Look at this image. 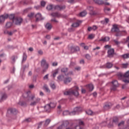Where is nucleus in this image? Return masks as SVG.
<instances>
[{"label":"nucleus","instance_id":"nucleus-29","mask_svg":"<svg viewBox=\"0 0 129 129\" xmlns=\"http://www.w3.org/2000/svg\"><path fill=\"white\" fill-rule=\"evenodd\" d=\"M118 122V118L117 117H114L113 119V123L116 124Z\"/></svg>","mask_w":129,"mask_h":129},{"label":"nucleus","instance_id":"nucleus-49","mask_svg":"<svg viewBox=\"0 0 129 129\" xmlns=\"http://www.w3.org/2000/svg\"><path fill=\"white\" fill-rule=\"evenodd\" d=\"M41 7H45V6H46V3L45 2V1L41 2Z\"/></svg>","mask_w":129,"mask_h":129},{"label":"nucleus","instance_id":"nucleus-8","mask_svg":"<svg viewBox=\"0 0 129 129\" xmlns=\"http://www.w3.org/2000/svg\"><path fill=\"white\" fill-rule=\"evenodd\" d=\"M8 98V95L5 92H0V101L6 100Z\"/></svg>","mask_w":129,"mask_h":129},{"label":"nucleus","instance_id":"nucleus-17","mask_svg":"<svg viewBox=\"0 0 129 129\" xmlns=\"http://www.w3.org/2000/svg\"><path fill=\"white\" fill-rule=\"evenodd\" d=\"M8 113L16 114L17 113V110L15 108H10L8 110Z\"/></svg>","mask_w":129,"mask_h":129},{"label":"nucleus","instance_id":"nucleus-64","mask_svg":"<svg viewBox=\"0 0 129 129\" xmlns=\"http://www.w3.org/2000/svg\"><path fill=\"white\" fill-rule=\"evenodd\" d=\"M126 105L125 106V107H128L129 106V101H128L127 102H126Z\"/></svg>","mask_w":129,"mask_h":129},{"label":"nucleus","instance_id":"nucleus-53","mask_svg":"<svg viewBox=\"0 0 129 129\" xmlns=\"http://www.w3.org/2000/svg\"><path fill=\"white\" fill-rule=\"evenodd\" d=\"M124 123V121H122L121 122H120L118 125V126H120V125H123V124Z\"/></svg>","mask_w":129,"mask_h":129},{"label":"nucleus","instance_id":"nucleus-10","mask_svg":"<svg viewBox=\"0 0 129 129\" xmlns=\"http://www.w3.org/2000/svg\"><path fill=\"white\" fill-rule=\"evenodd\" d=\"M82 109L80 107H77L74 108V111L71 112L70 115H75L77 112H80L81 111Z\"/></svg>","mask_w":129,"mask_h":129},{"label":"nucleus","instance_id":"nucleus-25","mask_svg":"<svg viewBox=\"0 0 129 129\" xmlns=\"http://www.w3.org/2000/svg\"><path fill=\"white\" fill-rule=\"evenodd\" d=\"M87 87L90 91H92V90H93V89H94L93 85H92L91 84L87 86Z\"/></svg>","mask_w":129,"mask_h":129},{"label":"nucleus","instance_id":"nucleus-30","mask_svg":"<svg viewBox=\"0 0 129 129\" xmlns=\"http://www.w3.org/2000/svg\"><path fill=\"white\" fill-rule=\"evenodd\" d=\"M53 8H54V6L52 5L49 4L47 6L46 9L48 11H51V10H52Z\"/></svg>","mask_w":129,"mask_h":129},{"label":"nucleus","instance_id":"nucleus-31","mask_svg":"<svg viewBox=\"0 0 129 129\" xmlns=\"http://www.w3.org/2000/svg\"><path fill=\"white\" fill-rule=\"evenodd\" d=\"M87 15V12L83 11L80 13V17H85Z\"/></svg>","mask_w":129,"mask_h":129},{"label":"nucleus","instance_id":"nucleus-21","mask_svg":"<svg viewBox=\"0 0 129 129\" xmlns=\"http://www.w3.org/2000/svg\"><path fill=\"white\" fill-rule=\"evenodd\" d=\"M80 24V21H77L76 22L74 23L72 25V27H73V28H77V27H79Z\"/></svg>","mask_w":129,"mask_h":129},{"label":"nucleus","instance_id":"nucleus-15","mask_svg":"<svg viewBox=\"0 0 129 129\" xmlns=\"http://www.w3.org/2000/svg\"><path fill=\"white\" fill-rule=\"evenodd\" d=\"M80 49L79 48V47L78 46H72L71 47V53H74V52H77L78 51H79Z\"/></svg>","mask_w":129,"mask_h":129},{"label":"nucleus","instance_id":"nucleus-22","mask_svg":"<svg viewBox=\"0 0 129 129\" xmlns=\"http://www.w3.org/2000/svg\"><path fill=\"white\" fill-rule=\"evenodd\" d=\"M64 9H65V6H61L57 5L54 7L55 10H64Z\"/></svg>","mask_w":129,"mask_h":129},{"label":"nucleus","instance_id":"nucleus-55","mask_svg":"<svg viewBox=\"0 0 129 129\" xmlns=\"http://www.w3.org/2000/svg\"><path fill=\"white\" fill-rule=\"evenodd\" d=\"M126 85H122V89H126Z\"/></svg>","mask_w":129,"mask_h":129},{"label":"nucleus","instance_id":"nucleus-46","mask_svg":"<svg viewBox=\"0 0 129 129\" xmlns=\"http://www.w3.org/2000/svg\"><path fill=\"white\" fill-rule=\"evenodd\" d=\"M49 79V74L46 75L44 77H43V80H48Z\"/></svg>","mask_w":129,"mask_h":129},{"label":"nucleus","instance_id":"nucleus-9","mask_svg":"<svg viewBox=\"0 0 129 129\" xmlns=\"http://www.w3.org/2000/svg\"><path fill=\"white\" fill-rule=\"evenodd\" d=\"M23 22V19L21 17H16L13 20V23H15L16 25H21Z\"/></svg>","mask_w":129,"mask_h":129},{"label":"nucleus","instance_id":"nucleus-12","mask_svg":"<svg viewBox=\"0 0 129 129\" xmlns=\"http://www.w3.org/2000/svg\"><path fill=\"white\" fill-rule=\"evenodd\" d=\"M94 3L95 4H97L98 5H105V6H109V3L107 2H103V1L101 0H94Z\"/></svg>","mask_w":129,"mask_h":129},{"label":"nucleus","instance_id":"nucleus-62","mask_svg":"<svg viewBox=\"0 0 129 129\" xmlns=\"http://www.w3.org/2000/svg\"><path fill=\"white\" fill-rule=\"evenodd\" d=\"M58 65V63L57 62H53L52 63V66H57Z\"/></svg>","mask_w":129,"mask_h":129},{"label":"nucleus","instance_id":"nucleus-41","mask_svg":"<svg viewBox=\"0 0 129 129\" xmlns=\"http://www.w3.org/2000/svg\"><path fill=\"white\" fill-rule=\"evenodd\" d=\"M4 33L5 34H8L9 36H12V35H13V32H10V31H8V30L5 31Z\"/></svg>","mask_w":129,"mask_h":129},{"label":"nucleus","instance_id":"nucleus-50","mask_svg":"<svg viewBox=\"0 0 129 129\" xmlns=\"http://www.w3.org/2000/svg\"><path fill=\"white\" fill-rule=\"evenodd\" d=\"M50 87H51L52 89H55L56 86H55V84H50Z\"/></svg>","mask_w":129,"mask_h":129},{"label":"nucleus","instance_id":"nucleus-40","mask_svg":"<svg viewBox=\"0 0 129 129\" xmlns=\"http://www.w3.org/2000/svg\"><path fill=\"white\" fill-rule=\"evenodd\" d=\"M19 105H21V106H25L27 104H26V102H25L20 101L19 102Z\"/></svg>","mask_w":129,"mask_h":129},{"label":"nucleus","instance_id":"nucleus-5","mask_svg":"<svg viewBox=\"0 0 129 129\" xmlns=\"http://www.w3.org/2000/svg\"><path fill=\"white\" fill-rule=\"evenodd\" d=\"M111 32H112L113 33H116V36L117 37H118V36H121V34H122V33H125V34L126 33L125 31H119V29L118 28L117 25H113V28L111 29Z\"/></svg>","mask_w":129,"mask_h":129},{"label":"nucleus","instance_id":"nucleus-33","mask_svg":"<svg viewBox=\"0 0 129 129\" xmlns=\"http://www.w3.org/2000/svg\"><path fill=\"white\" fill-rule=\"evenodd\" d=\"M57 79L59 81H62L63 79H64V76L63 75H59L57 77Z\"/></svg>","mask_w":129,"mask_h":129},{"label":"nucleus","instance_id":"nucleus-28","mask_svg":"<svg viewBox=\"0 0 129 129\" xmlns=\"http://www.w3.org/2000/svg\"><path fill=\"white\" fill-rule=\"evenodd\" d=\"M51 16H52V17H56L58 18V17H60L61 15L58 13H53L51 14Z\"/></svg>","mask_w":129,"mask_h":129},{"label":"nucleus","instance_id":"nucleus-56","mask_svg":"<svg viewBox=\"0 0 129 129\" xmlns=\"http://www.w3.org/2000/svg\"><path fill=\"white\" fill-rule=\"evenodd\" d=\"M104 48H105L106 49H109L110 48V45H106L104 46Z\"/></svg>","mask_w":129,"mask_h":129},{"label":"nucleus","instance_id":"nucleus-63","mask_svg":"<svg viewBox=\"0 0 129 129\" xmlns=\"http://www.w3.org/2000/svg\"><path fill=\"white\" fill-rule=\"evenodd\" d=\"M86 92V91L84 89H82V93H85Z\"/></svg>","mask_w":129,"mask_h":129},{"label":"nucleus","instance_id":"nucleus-1","mask_svg":"<svg viewBox=\"0 0 129 129\" xmlns=\"http://www.w3.org/2000/svg\"><path fill=\"white\" fill-rule=\"evenodd\" d=\"M76 123L78 125L75 126L74 124H70V122L68 120L63 121L62 124L57 127V129H83L84 127V122L81 119H79L76 121Z\"/></svg>","mask_w":129,"mask_h":129},{"label":"nucleus","instance_id":"nucleus-37","mask_svg":"<svg viewBox=\"0 0 129 129\" xmlns=\"http://www.w3.org/2000/svg\"><path fill=\"white\" fill-rule=\"evenodd\" d=\"M128 67V63L121 64L122 68H126Z\"/></svg>","mask_w":129,"mask_h":129},{"label":"nucleus","instance_id":"nucleus-48","mask_svg":"<svg viewBox=\"0 0 129 129\" xmlns=\"http://www.w3.org/2000/svg\"><path fill=\"white\" fill-rule=\"evenodd\" d=\"M28 17L30 18V19H32V18L34 17V13H30L29 14H28Z\"/></svg>","mask_w":129,"mask_h":129},{"label":"nucleus","instance_id":"nucleus-13","mask_svg":"<svg viewBox=\"0 0 129 129\" xmlns=\"http://www.w3.org/2000/svg\"><path fill=\"white\" fill-rule=\"evenodd\" d=\"M56 107V104L54 103H50L49 104L46 105L45 106V109L48 110V109H50V108H54V107Z\"/></svg>","mask_w":129,"mask_h":129},{"label":"nucleus","instance_id":"nucleus-27","mask_svg":"<svg viewBox=\"0 0 129 129\" xmlns=\"http://www.w3.org/2000/svg\"><path fill=\"white\" fill-rule=\"evenodd\" d=\"M45 28L47 30H51L52 29V25L50 23H47L45 25Z\"/></svg>","mask_w":129,"mask_h":129},{"label":"nucleus","instance_id":"nucleus-14","mask_svg":"<svg viewBox=\"0 0 129 129\" xmlns=\"http://www.w3.org/2000/svg\"><path fill=\"white\" fill-rule=\"evenodd\" d=\"M114 54V49L111 48L109 49L108 50V57L111 58V57H113V55Z\"/></svg>","mask_w":129,"mask_h":129},{"label":"nucleus","instance_id":"nucleus-3","mask_svg":"<svg viewBox=\"0 0 129 129\" xmlns=\"http://www.w3.org/2000/svg\"><path fill=\"white\" fill-rule=\"evenodd\" d=\"M119 79L122 80L124 83H129V71H127L124 75L121 73L117 74Z\"/></svg>","mask_w":129,"mask_h":129},{"label":"nucleus","instance_id":"nucleus-4","mask_svg":"<svg viewBox=\"0 0 129 129\" xmlns=\"http://www.w3.org/2000/svg\"><path fill=\"white\" fill-rule=\"evenodd\" d=\"M78 87H75L73 89H71L69 91H66L64 92V95H75V96H78L79 95V93L78 92L79 90Z\"/></svg>","mask_w":129,"mask_h":129},{"label":"nucleus","instance_id":"nucleus-2","mask_svg":"<svg viewBox=\"0 0 129 129\" xmlns=\"http://www.w3.org/2000/svg\"><path fill=\"white\" fill-rule=\"evenodd\" d=\"M23 97L28 99V101H31L30 105L31 106H35L41 101L40 98H36L34 94H31V92L28 91L23 94Z\"/></svg>","mask_w":129,"mask_h":129},{"label":"nucleus","instance_id":"nucleus-57","mask_svg":"<svg viewBox=\"0 0 129 129\" xmlns=\"http://www.w3.org/2000/svg\"><path fill=\"white\" fill-rule=\"evenodd\" d=\"M67 75H73V72L70 71Z\"/></svg>","mask_w":129,"mask_h":129},{"label":"nucleus","instance_id":"nucleus-36","mask_svg":"<svg viewBox=\"0 0 129 129\" xmlns=\"http://www.w3.org/2000/svg\"><path fill=\"white\" fill-rule=\"evenodd\" d=\"M67 71H68V68H63L61 70V72H62L63 73H66Z\"/></svg>","mask_w":129,"mask_h":129},{"label":"nucleus","instance_id":"nucleus-61","mask_svg":"<svg viewBox=\"0 0 129 129\" xmlns=\"http://www.w3.org/2000/svg\"><path fill=\"white\" fill-rule=\"evenodd\" d=\"M92 30H93L92 27H89L88 28V30L89 31V32H90V31H91Z\"/></svg>","mask_w":129,"mask_h":129},{"label":"nucleus","instance_id":"nucleus-23","mask_svg":"<svg viewBox=\"0 0 129 129\" xmlns=\"http://www.w3.org/2000/svg\"><path fill=\"white\" fill-rule=\"evenodd\" d=\"M88 10L89 11H90L91 12L90 13V14L91 16H94V15H95V12L94 11H93V7H90L88 8Z\"/></svg>","mask_w":129,"mask_h":129},{"label":"nucleus","instance_id":"nucleus-32","mask_svg":"<svg viewBox=\"0 0 129 129\" xmlns=\"http://www.w3.org/2000/svg\"><path fill=\"white\" fill-rule=\"evenodd\" d=\"M121 57L124 59H128L129 58V53H126L121 55Z\"/></svg>","mask_w":129,"mask_h":129},{"label":"nucleus","instance_id":"nucleus-19","mask_svg":"<svg viewBox=\"0 0 129 129\" xmlns=\"http://www.w3.org/2000/svg\"><path fill=\"white\" fill-rule=\"evenodd\" d=\"M111 107V104L110 103H108L106 104L104 106V109L105 110H107L108 109H109V108H110Z\"/></svg>","mask_w":129,"mask_h":129},{"label":"nucleus","instance_id":"nucleus-54","mask_svg":"<svg viewBox=\"0 0 129 129\" xmlns=\"http://www.w3.org/2000/svg\"><path fill=\"white\" fill-rule=\"evenodd\" d=\"M92 29H93V31H95V30H97V26H93L92 27Z\"/></svg>","mask_w":129,"mask_h":129},{"label":"nucleus","instance_id":"nucleus-38","mask_svg":"<svg viewBox=\"0 0 129 129\" xmlns=\"http://www.w3.org/2000/svg\"><path fill=\"white\" fill-rule=\"evenodd\" d=\"M94 37H95V35L94 34H91L89 35L88 39H90V40H92V39H93Z\"/></svg>","mask_w":129,"mask_h":129},{"label":"nucleus","instance_id":"nucleus-43","mask_svg":"<svg viewBox=\"0 0 129 129\" xmlns=\"http://www.w3.org/2000/svg\"><path fill=\"white\" fill-rule=\"evenodd\" d=\"M26 60H27V54H26L25 53H24L22 62H24V61H26Z\"/></svg>","mask_w":129,"mask_h":129},{"label":"nucleus","instance_id":"nucleus-26","mask_svg":"<svg viewBox=\"0 0 129 129\" xmlns=\"http://www.w3.org/2000/svg\"><path fill=\"white\" fill-rule=\"evenodd\" d=\"M12 26H13V23L9 22H7L6 23V27L7 28V29H9V28H11V27H12Z\"/></svg>","mask_w":129,"mask_h":129},{"label":"nucleus","instance_id":"nucleus-34","mask_svg":"<svg viewBox=\"0 0 129 129\" xmlns=\"http://www.w3.org/2000/svg\"><path fill=\"white\" fill-rule=\"evenodd\" d=\"M8 17L9 18V19H10V20H13V22H14V20L16 19V18H15V15L14 14H11L9 16L8 15Z\"/></svg>","mask_w":129,"mask_h":129},{"label":"nucleus","instance_id":"nucleus-42","mask_svg":"<svg viewBox=\"0 0 129 129\" xmlns=\"http://www.w3.org/2000/svg\"><path fill=\"white\" fill-rule=\"evenodd\" d=\"M86 113H87V114H88L89 115H92V114H93V112H92V111L90 110H88L86 111Z\"/></svg>","mask_w":129,"mask_h":129},{"label":"nucleus","instance_id":"nucleus-24","mask_svg":"<svg viewBox=\"0 0 129 129\" xmlns=\"http://www.w3.org/2000/svg\"><path fill=\"white\" fill-rule=\"evenodd\" d=\"M112 66H113V64H112V63H111V62H107L105 64L106 68H108V69L111 68V67H112Z\"/></svg>","mask_w":129,"mask_h":129},{"label":"nucleus","instance_id":"nucleus-59","mask_svg":"<svg viewBox=\"0 0 129 129\" xmlns=\"http://www.w3.org/2000/svg\"><path fill=\"white\" fill-rule=\"evenodd\" d=\"M46 38L48 40H49V39L51 38V36L49 35H47L46 36Z\"/></svg>","mask_w":129,"mask_h":129},{"label":"nucleus","instance_id":"nucleus-47","mask_svg":"<svg viewBox=\"0 0 129 129\" xmlns=\"http://www.w3.org/2000/svg\"><path fill=\"white\" fill-rule=\"evenodd\" d=\"M86 58L88 60H91V56H90V55L87 54L86 55Z\"/></svg>","mask_w":129,"mask_h":129},{"label":"nucleus","instance_id":"nucleus-52","mask_svg":"<svg viewBox=\"0 0 129 129\" xmlns=\"http://www.w3.org/2000/svg\"><path fill=\"white\" fill-rule=\"evenodd\" d=\"M38 53L39 54V55H43V51L41 50H38Z\"/></svg>","mask_w":129,"mask_h":129},{"label":"nucleus","instance_id":"nucleus-16","mask_svg":"<svg viewBox=\"0 0 129 129\" xmlns=\"http://www.w3.org/2000/svg\"><path fill=\"white\" fill-rule=\"evenodd\" d=\"M42 20H44V18L42 17V15L40 13H38L36 15V22H38V21H42Z\"/></svg>","mask_w":129,"mask_h":129},{"label":"nucleus","instance_id":"nucleus-39","mask_svg":"<svg viewBox=\"0 0 129 129\" xmlns=\"http://www.w3.org/2000/svg\"><path fill=\"white\" fill-rule=\"evenodd\" d=\"M71 113L69 111H64L63 112V115H70Z\"/></svg>","mask_w":129,"mask_h":129},{"label":"nucleus","instance_id":"nucleus-18","mask_svg":"<svg viewBox=\"0 0 129 129\" xmlns=\"http://www.w3.org/2000/svg\"><path fill=\"white\" fill-rule=\"evenodd\" d=\"M72 80V79L70 77L66 78L64 79L63 82H64V83H65V84H68V83H70Z\"/></svg>","mask_w":129,"mask_h":129},{"label":"nucleus","instance_id":"nucleus-45","mask_svg":"<svg viewBox=\"0 0 129 129\" xmlns=\"http://www.w3.org/2000/svg\"><path fill=\"white\" fill-rule=\"evenodd\" d=\"M44 89L46 91V92H50V90L47 86H44Z\"/></svg>","mask_w":129,"mask_h":129},{"label":"nucleus","instance_id":"nucleus-7","mask_svg":"<svg viewBox=\"0 0 129 129\" xmlns=\"http://www.w3.org/2000/svg\"><path fill=\"white\" fill-rule=\"evenodd\" d=\"M111 84H112V86L110 88L111 91H116V89H117V87L119 86V84L118 83V82L114 80L111 82Z\"/></svg>","mask_w":129,"mask_h":129},{"label":"nucleus","instance_id":"nucleus-60","mask_svg":"<svg viewBox=\"0 0 129 129\" xmlns=\"http://www.w3.org/2000/svg\"><path fill=\"white\" fill-rule=\"evenodd\" d=\"M84 48L85 50H88V49H89V47H88V46H85L84 47Z\"/></svg>","mask_w":129,"mask_h":129},{"label":"nucleus","instance_id":"nucleus-11","mask_svg":"<svg viewBox=\"0 0 129 129\" xmlns=\"http://www.w3.org/2000/svg\"><path fill=\"white\" fill-rule=\"evenodd\" d=\"M9 18V15L4 14L1 16H0V23L1 24H3V23L5 22V21L7 20Z\"/></svg>","mask_w":129,"mask_h":129},{"label":"nucleus","instance_id":"nucleus-35","mask_svg":"<svg viewBox=\"0 0 129 129\" xmlns=\"http://www.w3.org/2000/svg\"><path fill=\"white\" fill-rule=\"evenodd\" d=\"M58 72H59L58 69L55 70L53 74V77H56V75L58 74Z\"/></svg>","mask_w":129,"mask_h":129},{"label":"nucleus","instance_id":"nucleus-51","mask_svg":"<svg viewBox=\"0 0 129 129\" xmlns=\"http://www.w3.org/2000/svg\"><path fill=\"white\" fill-rule=\"evenodd\" d=\"M99 49H100V47L98 46V47H96V48H94L93 49V51H95L96 50H99Z\"/></svg>","mask_w":129,"mask_h":129},{"label":"nucleus","instance_id":"nucleus-58","mask_svg":"<svg viewBox=\"0 0 129 129\" xmlns=\"http://www.w3.org/2000/svg\"><path fill=\"white\" fill-rule=\"evenodd\" d=\"M81 69V68L79 67H76L75 68V70H77V71H80V70Z\"/></svg>","mask_w":129,"mask_h":129},{"label":"nucleus","instance_id":"nucleus-6","mask_svg":"<svg viewBox=\"0 0 129 129\" xmlns=\"http://www.w3.org/2000/svg\"><path fill=\"white\" fill-rule=\"evenodd\" d=\"M41 67L43 68L42 72L43 73H45L47 70H48V69L49 68V63L47 62V61H46V59H42L41 61Z\"/></svg>","mask_w":129,"mask_h":129},{"label":"nucleus","instance_id":"nucleus-44","mask_svg":"<svg viewBox=\"0 0 129 129\" xmlns=\"http://www.w3.org/2000/svg\"><path fill=\"white\" fill-rule=\"evenodd\" d=\"M50 122H51V120H50V119H46L45 121V125H48Z\"/></svg>","mask_w":129,"mask_h":129},{"label":"nucleus","instance_id":"nucleus-20","mask_svg":"<svg viewBox=\"0 0 129 129\" xmlns=\"http://www.w3.org/2000/svg\"><path fill=\"white\" fill-rule=\"evenodd\" d=\"M109 41V37H102L101 39L99 40V42H107Z\"/></svg>","mask_w":129,"mask_h":129}]
</instances>
